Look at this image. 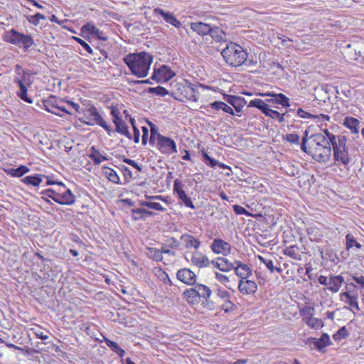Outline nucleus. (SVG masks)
<instances>
[{
	"label": "nucleus",
	"instance_id": "6ab92c4d",
	"mask_svg": "<svg viewBox=\"0 0 364 364\" xmlns=\"http://www.w3.org/2000/svg\"><path fill=\"white\" fill-rule=\"evenodd\" d=\"M309 342L310 345H314L316 349L321 351L324 348L331 344V339L327 333H323L318 339L311 338Z\"/></svg>",
	"mask_w": 364,
	"mask_h": 364
},
{
	"label": "nucleus",
	"instance_id": "79ce46f5",
	"mask_svg": "<svg viewBox=\"0 0 364 364\" xmlns=\"http://www.w3.org/2000/svg\"><path fill=\"white\" fill-rule=\"evenodd\" d=\"M146 255L150 259H152L156 262H161L163 259L161 251L156 248L149 247L147 249Z\"/></svg>",
	"mask_w": 364,
	"mask_h": 364
},
{
	"label": "nucleus",
	"instance_id": "ddd939ff",
	"mask_svg": "<svg viewBox=\"0 0 364 364\" xmlns=\"http://www.w3.org/2000/svg\"><path fill=\"white\" fill-rule=\"evenodd\" d=\"M223 100L231 105L237 112H240L242 107L246 105L247 101L244 97L223 93Z\"/></svg>",
	"mask_w": 364,
	"mask_h": 364
},
{
	"label": "nucleus",
	"instance_id": "2eb2a0df",
	"mask_svg": "<svg viewBox=\"0 0 364 364\" xmlns=\"http://www.w3.org/2000/svg\"><path fill=\"white\" fill-rule=\"evenodd\" d=\"M233 270L235 274L240 278V279H247L252 275V269L250 267L239 260H235V268Z\"/></svg>",
	"mask_w": 364,
	"mask_h": 364
},
{
	"label": "nucleus",
	"instance_id": "423d86ee",
	"mask_svg": "<svg viewBox=\"0 0 364 364\" xmlns=\"http://www.w3.org/2000/svg\"><path fill=\"white\" fill-rule=\"evenodd\" d=\"M84 114L86 119L89 120L85 121L82 119H80V121L82 123L90 126L97 124L104 128L109 135H111V132H112V130L111 129L110 126H109L107 124V122L103 119L102 117L98 112L95 107L92 106L87 109Z\"/></svg>",
	"mask_w": 364,
	"mask_h": 364
},
{
	"label": "nucleus",
	"instance_id": "0e129e2a",
	"mask_svg": "<svg viewBox=\"0 0 364 364\" xmlns=\"http://www.w3.org/2000/svg\"><path fill=\"white\" fill-rule=\"evenodd\" d=\"M233 211L236 215H250V213L242 206L240 205H234L233 207Z\"/></svg>",
	"mask_w": 364,
	"mask_h": 364
},
{
	"label": "nucleus",
	"instance_id": "5fc2aeb1",
	"mask_svg": "<svg viewBox=\"0 0 364 364\" xmlns=\"http://www.w3.org/2000/svg\"><path fill=\"white\" fill-rule=\"evenodd\" d=\"M164 244L171 249H177L180 246V242L173 237H168Z\"/></svg>",
	"mask_w": 364,
	"mask_h": 364
},
{
	"label": "nucleus",
	"instance_id": "13d9d810",
	"mask_svg": "<svg viewBox=\"0 0 364 364\" xmlns=\"http://www.w3.org/2000/svg\"><path fill=\"white\" fill-rule=\"evenodd\" d=\"M321 134H324L326 139H327V141H329L331 144L336 142L338 138V135L331 133L327 129H323Z\"/></svg>",
	"mask_w": 364,
	"mask_h": 364
},
{
	"label": "nucleus",
	"instance_id": "49530a36",
	"mask_svg": "<svg viewBox=\"0 0 364 364\" xmlns=\"http://www.w3.org/2000/svg\"><path fill=\"white\" fill-rule=\"evenodd\" d=\"M349 336V333L346 326L340 328L336 333L333 335V338L335 341H340L343 338H346Z\"/></svg>",
	"mask_w": 364,
	"mask_h": 364
},
{
	"label": "nucleus",
	"instance_id": "412c9836",
	"mask_svg": "<svg viewBox=\"0 0 364 364\" xmlns=\"http://www.w3.org/2000/svg\"><path fill=\"white\" fill-rule=\"evenodd\" d=\"M42 104L43 105V108L48 111V112H50L52 114H54L55 115L60 116L61 117H63V114L61 113H59L55 111L59 102H58V100L55 96L51 95L49 99L48 100H43L42 101Z\"/></svg>",
	"mask_w": 364,
	"mask_h": 364
},
{
	"label": "nucleus",
	"instance_id": "20e7f679",
	"mask_svg": "<svg viewBox=\"0 0 364 364\" xmlns=\"http://www.w3.org/2000/svg\"><path fill=\"white\" fill-rule=\"evenodd\" d=\"M332 153L334 165L337 166H343L344 167L348 166L351 159L347 146V136L345 134H338L337 141L331 144Z\"/></svg>",
	"mask_w": 364,
	"mask_h": 364
},
{
	"label": "nucleus",
	"instance_id": "dca6fc26",
	"mask_svg": "<svg viewBox=\"0 0 364 364\" xmlns=\"http://www.w3.org/2000/svg\"><path fill=\"white\" fill-rule=\"evenodd\" d=\"M153 12L155 14L161 15L166 23L173 26L175 28H178L181 26V23L176 18L174 15H173V14L165 11L159 7L155 8Z\"/></svg>",
	"mask_w": 364,
	"mask_h": 364
},
{
	"label": "nucleus",
	"instance_id": "4c0bfd02",
	"mask_svg": "<svg viewBox=\"0 0 364 364\" xmlns=\"http://www.w3.org/2000/svg\"><path fill=\"white\" fill-rule=\"evenodd\" d=\"M113 123L115 125V131L119 134H122L127 136L128 139H132V135L129 132V127L126 124V123L122 120V119H120V122H113Z\"/></svg>",
	"mask_w": 364,
	"mask_h": 364
},
{
	"label": "nucleus",
	"instance_id": "393cba45",
	"mask_svg": "<svg viewBox=\"0 0 364 364\" xmlns=\"http://www.w3.org/2000/svg\"><path fill=\"white\" fill-rule=\"evenodd\" d=\"M250 107H256L259 109L264 114L269 117L272 109L269 105L260 99H254L251 100L248 105Z\"/></svg>",
	"mask_w": 364,
	"mask_h": 364
},
{
	"label": "nucleus",
	"instance_id": "6e6552de",
	"mask_svg": "<svg viewBox=\"0 0 364 364\" xmlns=\"http://www.w3.org/2000/svg\"><path fill=\"white\" fill-rule=\"evenodd\" d=\"M175 75V73L168 66L163 65L159 68H154L151 80L158 83L166 82Z\"/></svg>",
	"mask_w": 364,
	"mask_h": 364
},
{
	"label": "nucleus",
	"instance_id": "69168bd1",
	"mask_svg": "<svg viewBox=\"0 0 364 364\" xmlns=\"http://www.w3.org/2000/svg\"><path fill=\"white\" fill-rule=\"evenodd\" d=\"M223 310L225 312L232 311L235 308V304L228 299V300H225L224 303L221 306Z\"/></svg>",
	"mask_w": 364,
	"mask_h": 364
},
{
	"label": "nucleus",
	"instance_id": "f8f14e48",
	"mask_svg": "<svg viewBox=\"0 0 364 364\" xmlns=\"http://www.w3.org/2000/svg\"><path fill=\"white\" fill-rule=\"evenodd\" d=\"M65 191L62 193L58 192L54 198V201L60 205H70L75 203V196L69 188H64ZM60 191V190H59Z\"/></svg>",
	"mask_w": 364,
	"mask_h": 364
},
{
	"label": "nucleus",
	"instance_id": "4468645a",
	"mask_svg": "<svg viewBox=\"0 0 364 364\" xmlns=\"http://www.w3.org/2000/svg\"><path fill=\"white\" fill-rule=\"evenodd\" d=\"M238 290L243 294H253L257 290V285L252 280L247 279H240L238 284Z\"/></svg>",
	"mask_w": 364,
	"mask_h": 364
},
{
	"label": "nucleus",
	"instance_id": "4d7b16f0",
	"mask_svg": "<svg viewBox=\"0 0 364 364\" xmlns=\"http://www.w3.org/2000/svg\"><path fill=\"white\" fill-rule=\"evenodd\" d=\"M159 278L164 282V284H168L170 286H173V291H176L178 289L176 288V285H173L172 281L171 280V279L169 278L168 274L165 272H162L159 275Z\"/></svg>",
	"mask_w": 364,
	"mask_h": 364
},
{
	"label": "nucleus",
	"instance_id": "37998d69",
	"mask_svg": "<svg viewBox=\"0 0 364 364\" xmlns=\"http://www.w3.org/2000/svg\"><path fill=\"white\" fill-rule=\"evenodd\" d=\"M298 247L295 245H291L288 247H287L284 250V254L287 256H289L294 259H301V255L299 254Z\"/></svg>",
	"mask_w": 364,
	"mask_h": 364
},
{
	"label": "nucleus",
	"instance_id": "58836bf2",
	"mask_svg": "<svg viewBox=\"0 0 364 364\" xmlns=\"http://www.w3.org/2000/svg\"><path fill=\"white\" fill-rule=\"evenodd\" d=\"M82 30L88 31L90 33L95 35L99 39L102 41H107V38L102 36V31H101L98 28H97L95 25L87 23L82 27Z\"/></svg>",
	"mask_w": 364,
	"mask_h": 364
},
{
	"label": "nucleus",
	"instance_id": "c756f323",
	"mask_svg": "<svg viewBox=\"0 0 364 364\" xmlns=\"http://www.w3.org/2000/svg\"><path fill=\"white\" fill-rule=\"evenodd\" d=\"M4 171L9 176L19 178L28 173L30 171V168L26 166L21 165L16 168H4Z\"/></svg>",
	"mask_w": 364,
	"mask_h": 364
},
{
	"label": "nucleus",
	"instance_id": "9d476101",
	"mask_svg": "<svg viewBox=\"0 0 364 364\" xmlns=\"http://www.w3.org/2000/svg\"><path fill=\"white\" fill-rule=\"evenodd\" d=\"M210 249L215 254L227 256L230 254L232 247L230 244L225 240L215 238L210 245Z\"/></svg>",
	"mask_w": 364,
	"mask_h": 364
},
{
	"label": "nucleus",
	"instance_id": "ea45409f",
	"mask_svg": "<svg viewBox=\"0 0 364 364\" xmlns=\"http://www.w3.org/2000/svg\"><path fill=\"white\" fill-rule=\"evenodd\" d=\"M306 232L311 241H318L322 237L320 229L316 227H310L307 228Z\"/></svg>",
	"mask_w": 364,
	"mask_h": 364
},
{
	"label": "nucleus",
	"instance_id": "a211bd4d",
	"mask_svg": "<svg viewBox=\"0 0 364 364\" xmlns=\"http://www.w3.org/2000/svg\"><path fill=\"white\" fill-rule=\"evenodd\" d=\"M26 72L23 71V75L22 79L16 78L14 80L15 82L18 85L19 87V90L17 92V96L22 100L23 101L31 104L33 100L31 98L28 97L27 95L28 89L24 83L25 81V75Z\"/></svg>",
	"mask_w": 364,
	"mask_h": 364
},
{
	"label": "nucleus",
	"instance_id": "f704fd0d",
	"mask_svg": "<svg viewBox=\"0 0 364 364\" xmlns=\"http://www.w3.org/2000/svg\"><path fill=\"white\" fill-rule=\"evenodd\" d=\"M359 124V120L353 117H346L343 122V125L350 129L353 134L358 133Z\"/></svg>",
	"mask_w": 364,
	"mask_h": 364
},
{
	"label": "nucleus",
	"instance_id": "3c124183",
	"mask_svg": "<svg viewBox=\"0 0 364 364\" xmlns=\"http://www.w3.org/2000/svg\"><path fill=\"white\" fill-rule=\"evenodd\" d=\"M149 124L151 127L149 144L154 145L155 144V139H156V140L158 141V134H161L158 132L156 127L153 123L149 122Z\"/></svg>",
	"mask_w": 364,
	"mask_h": 364
},
{
	"label": "nucleus",
	"instance_id": "cd10ccee",
	"mask_svg": "<svg viewBox=\"0 0 364 364\" xmlns=\"http://www.w3.org/2000/svg\"><path fill=\"white\" fill-rule=\"evenodd\" d=\"M181 240L183 242L186 248L193 247L198 250L200 245V241L189 234H183L181 236Z\"/></svg>",
	"mask_w": 364,
	"mask_h": 364
},
{
	"label": "nucleus",
	"instance_id": "680f3d73",
	"mask_svg": "<svg viewBox=\"0 0 364 364\" xmlns=\"http://www.w3.org/2000/svg\"><path fill=\"white\" fill-rule=\"evenodd\" d=\"M110 109H111V115L113 117L112 121L113 122H116V121L120 122V119H122V117L120 116L119 109L117 107L112 106V105L110 107Z\"/></svg>",
	"mask_w": 364,
	"mask_h": 364
},
{
	"label": "nucleus",
	"instance_id": "72a5a7b5",
	"mask_svg": "<svg viewBox=\"0 0 364 364\" xmlns=\"http://www.w3.org/2000/svg\"><path fill=\"white\" fill-rule=\"evenodd\" d=\"M183 294L188 304H197L200 303V299L195 287L193 288L186 289Z\"/></svg>",
	"mask_w": 364,
	"mask_h": 364
},
{
	"label": "nucleus",
	"instance_id": "39448f33",
	"mask_svg": "<svg viewBox=\"0 0 364 364\" xmlns=\"http://www.w3.org/2000/svg\"><path fill=\"white\" fill-rule=\"evenodd\" d=\"M4 40L11 44L23 48L24 50H28L34 44V40L31 35L20 33L14 28L5 33Z\"/></svg>",
	"mask_w": 364,
	"mask_h": 364
},
{
	"label": "nucleus",
	"instance_id": "338daca9",
	"mask_svg": "<svg viewBox=\"0 0 364 364\" xmlns=\"http://www.w3.org/2000/svg\"><path fill=\"white\" fill-rule=\"evenodd\" d=\"M285 114H280L279 112L272 109L269 117L272 119H277L279 123H282L284 121Z\"/></svg>",
	"mask_w": 364,
	"mask_h": 364
},
{
	"label": "nucleus",
	"instance_id": "7ed1b4c3",
	"mask_svg": "<svg viewBox=\"0 0 364 364\" xmlns=\"http://www.w3.org/2000/svg\"><path fill=\"white\" fill-rule=\"evenodd\" d=\"M311 138V143H308L304 152L319 163L328 161L331 156V144L327 141L323 134H314Z\"/></svg>",
	"mask_w": 364,
	"mask_h": 364
},
{
	"label": "nucleus",
	"instance_id": "bf43d9fd",
	"mask_svg": "<svg viewBox=\"0 0 364 364\" xmlns=\"http://www.w3.org/2000/svg\"><path fill=\"white\" fill-rule=\"evenodd\" d=\"M258 259L267 267V268L270 271L271 273H273L274 272L272 260L266 259L262 256H258Z\"/></svg>",
	"mask_w": 364,
	"mask_h": 364
},
{
	"label": "nucleus",
	"instance_id": "4be33fe9",
	"mask_svg": "<svg viewBox=\"0 0 364 364\" xmlns=\"http://www.w3.org/2000/svg\"><path fill=\"white\" fill-rule=\"evenodd\" d=\"M197 291V294L199 299H203L205 302L208 304L210 301V298L212 294L211 289L206 285L202 284H193Z\"/></svg>",
	"mask_w": 364,
	"mask_h": 364
},
{
	"label": "nucleus",
	"instance_id": "1a4fd4ad",
	"mask_svg": "<svg viewBox=\"0 0 364 364\" xmlns=\"http://www.w3.org/2000/svg\"><path fill=\"white\" fill-rule=\"evenodd\" d=\"M173 193L176 194L178 198L183 205L193 210L196 209V206L192 202L190 197H188L185 191L183 190V184L179 179L176 178L173 181Z\"/></svg>",
	"mask_w": 364,
	"mask_h": 364
},
{
	"label": "nucleus",
	"instance_id": "c85d7f7f",
	"mask_svg": "<svg viewBox=\"0 0 364 364\" xmlns=\"http://www.w3.org/2000/svg\"><path fill=\"white\" fill-rule=\"evenodd\" d=\"M343 282L344 279L342 276H331L328 280V289L333 293L338 292Z\"/></svg>",
	"mask_w": 364,
	"mask_h": 364
},
{
	"label": "nucleus",
	"instance_id": "f257e3e1",
	"mask_svg": "<svg viewBox=\"0 0 364 364\" xmlns=\"http://www.w3.org/2000/svg\"><path fill=\"white\" fill-rule=\"evenodd\" d=\"M227 64L232 67H237L245 65L247 67L255 66L257 63V58L254 55H250L247 50L241 46L230 42L221 51Z\"/></svg>",
	"mask_w": 364,
	"mask_h": 364
},
{
	"label": "nucleus",
	"instance_id": "f3484780",
	"mask_svg": "<svg viewBox=\"0 0 364 364\" xmlns=\"http://www.w3.org/2000/svg\"><path fill=\"white\" fill-rule=\"evenodd\" d=\"M211 264L221 272H228L235 268V261L230 262L225 257H218L211 261Z\"/></svg>",
	"mask_w": 364,
	"mask_h": 364
},
{
	"label": "nucleus",
	"instance_id": "2f4dec72",
	"mask_svg": "<svg viewBox=\"0 0 364 364\" xmlns=\"http://www.w3.org/2000/svg\"><path fill=\"white\" fill-rule=\"evenodd\" d=\"M88 156L93 161L95 165H99L102 161L108 160V158L101 154L94 146H91Z\"/></svg>",
	"mask_w": 364,
	"mask_h": 364
},
{
	"label": "nucleus",
	"instance_id": "9b49d317",
	"mask_svg": "<svg viewBox=\"0 0 364 364\" xmlns=\"http://www.w3.org/2000/svg\"><path fill=\"white\" fill-rule=\"evenodd\" d=\"M176 278L187 285H193L196 282V274L188 268L178 270Z\"/></svg>",
	"mask_w": 364,
	"mask_h": 364
},
{
	"label": "nucleus",
	"instance_id": "7c9ffc66",
	"mask_svg": "<svg viewBox=\"0 0 364 364\" xmlns=\"http://www.w3.org/2000/svg\"><path fill=\"white\" fill-rule=\"evenodd\" d=\"M147 92L150 94H156L158 96L164 97L167 95H171L174 99L183 102V100L174 95L173 92H169L165 87L162 86H157L156 87H149Z\"/></svg>",
	"mask_w": 364,
	"mask_h": 364
},
{
	"label": "nucleus",
	"instance_id": "aec40b11",
	"mask_svg": "<svg viewBox=\"0 0 364 364\" xmlns=\"http://www.w3.org/2000/svg\"><path fill=\"white\" fill-rule=\"evenodd\" d=\"M341 301L348 304L350 307L345 306L344 309L351 310V308H354L356 311H360V308L358 303L357 295L350 294V291L342 292L340 294Z\"/></svg>",
	"mask_w": 364,
	"mask_h": 364
},
{
	"label": "nucleus",
	"instance_id": "c03bdc74",
	"mask_svg": "<svg viewBox=\"0 0 364 364\" xmlns=\"http://www.w3.org/2000/svg\"><path fill=\"white\" fill-rule=\"evenodd\" d=\"M314 308L311 306H304L299 309L300 315L303 317V320L306 321L311 318L314 314Z\"/></svg>",
	"mask_w": 364,
	"mask_h": 364
},
{
	"label": "nucleus",
	"instance_id": "bb28decb",
	"mask_svg": "<svg viewBox=\"0 0 364 364\" xmlns=\"http://www.w3.org/2000/svg\"><path fill=\"white\" fill-rule=\"evenodd\" d=\"M190 26L193 31L196 32L198 35L201 36L209 35V32L211 28V26L210 24L200 21L193 22L191 23Z\"/></svg>",
	"mask_w": 364,
	"mask_h": 364
},
{
	"label": "nucleus",
	"instance_id": "8fccbe9b",
	"mask_svg": "<svg viewBox=\"0 0 364 364\" xmlns=\"http://www.w3.org/2000/svg\"><path fill=\"white\" fill-rule=\"evenodd\" d=\"M311 135H309V131L306 129L304 132V136L301 138V149L302 151H306L308 143H311Z\"/></svg>",
	"mask_w": 364,
	"mask_h": 364
},
{
	"label": "nucleus",
	"instance_id": "774afa93",
	"mask_svg": "<svg viewBox=\"0 0 364 364\" xmlns=\"http://www.w3.org/2000/svg\"><path fill=\"white\" fill-rule=\"evenodd\" d=\"M122 161L124 163L132 166V167L136 168L137 171H141V167L134 160L126 158L125 156H123Z\"/></svg>",
	"mask_w": 364,
	"mask_h": 364
},
{
	"label": "nucleus",
	"instance_id": "09e8293b",
	"mask_svg": "<svg viewBox=\"0 0 364 364\" xmlns=\"http://www.w3.org/2000/svg\"><path fill=\"white\" fill-rule=\"evenodd\" d=\"M346 249L349 250L350 248L355 246L356 248H361V245L358 242L353 236L350 234H348L346 237Z\"/></svg>",
	"mask_w": 364,
	"mask_h": 364
},
{
	"label": "nucleus",
	"instance_id": "0eeeda50",
	"mask_svg": "<svg viewBox=\"0 0 364 364\" xmlns=\"http://www.w3.org/2000/svg\"><path fill=\"white\" fill-rule=\"evenodd\" d=\"M156 147L161 153L164 154L170 155L177 152V146L174 140L162 134H158Z\"/></svg>",
	"mask_w": 364,
	"mask_h": 364
},
{
	"label": "nucleus",
	"instance_id": "a19ab883",
	"mask_svg": "<svg viewBox=\"0 0 364 364\" xmlns=\"http://www.w3.org/2000/svg\"><path fill=\"white\" fill-rule=\"evenodd\" d=\"M105 343L107 346L110 348L113 352L117 353L120 358H123L124 356L125 351L121 348L116 342L106 339Z\"/></svg>",
	"mask_w": 364,
	"mask_h": 364
},
{
	"label": "nucleus",
	"instance_id": "b1692460",
	"mask_svg": "<svg viewBox=\"0 0 364 364\" xmlns=\"http://www.w3.org/2000/svg\"><path fill=\"white\" fill-rule=\"evenodd\" d=\"M43 178H48V176L36 173L23 178L21 181L27 186L36 187L41 184Z\"/></svg>",
	"mask_w": 364,
	"mask_h": 364
},
{
	"label": "nucleus",
	"instance_id": "c9c22d12",
	"mask_svg": "<svg viewBox=\"0 0 364 364\" xmlns=\"http://www.w3.org/2000/svg\"><path fill=\"white\" fill-rule=\"evenodd\" d=\"M102 173L109 181L116 184L120 183L119 177L114 169L104 166L102 168Z\"/></svg>",
	"mask_w": 364,
	"mask_h": 364
},
{
	"label": "nucleus",
	"instance_id": "a18cd8bd",
	"mask_svg": "<svg viewBox=\"0 0 364 364\" xmlns=\"http://www.w3.org/2000/svg\"><path fill=\"white\" fill-rule=\"evenodd\" d=\"M201 154L205 164L208 166L214 168L218 164H219V162L217 160L211 158L205 151L203 150Z\"/></svg>",
	"mask_w": 364,
	"mask_h": 364
},
{
	"label": "nucleus",
	"instance_id": "603ef678",
	"mask_svg": "<svg viewBox=\"0 0 364 364\" xmlns=\"http://www.w3.org/2000/svg\"><path fill=\"white\" fill-rule=\"evenodd\" d=\"M306 324L311 328H318L323 326L321 320L313 316L306 321Z\"/></svg>",
	"mask_w": 364,
	"mask_h": 364
},
{
	"label": "nucleus",
	"instance_id": "de8ad7c7",
	"mask_svg": "<svg viewBox=\"0 0 364 364\" xmlns=\"http://www.w3.org/2000/svg\"><path fill=\"white\" fill-rule=\"evenodd\" d=\"M46 18V16L41 13H36L35 15L26 16L27 21L34 26H38L39 24L40 19L45 20Z\"/></svg>",
	"mask_w": 364,
	"mask_h": 364
},
{
	"label": "nucleus",
	"instance_id": "e2e57ef3",
	"mask_svg": "<svg viewBox=\"0 0 364 364\" xmlns=\"http://www.w3.org/2000/svg\"><path fill=\"white\" fill-rule=\"evenodd\" d=\"M132 220L136 221L144 219V215L141 213V208H134L131 210Z\"/></svg>",
	"mask_w": 364,
	"mask_h": 364
},
{
	"label": "nucleus",
	"instance_id": "052dcab7",
	"mask_svg": "<svg viewBox=\"0 0 364 364\" xmlns=\"http://www.w3.org/2000/svg\"><path fill=\"white\" fill-rule=\"evenodd\" d=\"M75 41L77 42L87 53L92 54L93 53V50L92 48L90 46V45L86 43L84 40L81 39L78 37H73Z\"/></svg>",
	"mask_w": 364,
	"mask_h": 364
},
{
	"label": "nucleus",
	"instance_id": "473e14b6",
	"mask_svg": "<svg viewBox=\"0 0 364 364\" xmlns=\"http://www.w3.org/2000/svg\"><path fill=\"white\" fill-rule=\"evenodd\" d=\"M209 36L215 42H223L226 41V35L225 32L218 26H211Z\"/></svg>",
	"mask_w": 364,
	"mask_h": 364
},
{
	"label": "nucleus",
	"instance_id": "e433bc0d",
	"mask_svg": "<svg viewBox=\"0 0 364 364\" xmlns=\"http://www.w3.org/2000/svg\"><path fill=\"white\" fill-rule=\"evenodd\" d=\"M209 106L210 107L215 110L222 109L225 113H228L231 115H234L235 114L232 108L222 101H215L213 102L210 103Z\"/></svg>",
	"mask_w": 364,
	"mask_h": 364
},
{
	"label": "nucleus",
	"instance_id": "864d4df0",
	"mask_svg": "<svg viewBox=\"0 0 364 364\" xmlns=\"http://www.w3.org/2000/svg\"><path fill=\"white\" fill-rule=\"evenodd\" d=\"M284 139L290 144H299V136L297 134H287L284 136Z\"/></svg>",
	"mask_w": 364,
	"mask_h": 364
},
{
	"label": "nucleus",
	"instance_id": "6e6d98bb",
	"mask_svg": "<svg viewBox=\"0 0 364 364\" xmlns=\"http://www.w3.org/2000/svg\"><path fill=\"white\" fill-rule=\"evenodd\" d=\"M217 299H220L223 301L228 300L230 299V294L223 288H218L215 291Z\"/></svg>",
	"mask_w": 364,
	"mask_h": 364
},
{
	"label": "nucleus",
	"instance_id": "a878e982",
	"mask_svg": "<svg viewBox=\"0 0 364 364\" xmlns=\"http://www.w3.org/2000/svg\"><path fill=\"white\" fill-rule=\"evenodd\" d=\"M191 262L194 265L200 268L207 267L211 263L207 256L199 252H196L193 254Z\"/></svg>",
	"mask_w": 364,
	"mask_h": 364
},
{
	"label": "nucleus",
	"instance_id": "f03ea898",
	"mask_svg": "<svg viewBox=\"0 0 364 364\" xmlns=\"http://www.w3.org/2000/svg\"><path fill=\"white\" fill-rule=\"evenodd\" d=\"M123 61L132 75L139 78H143L148 75L153 62V56L146 52L129 53L124 57Z\"/></svg>",
	"mask_w": 364,
	"mask_h": 364
},
{
	"label": "nucleus",
	"instance_id": "5701e85b",
	"mask_svg": "<svg viewBox=\"0 0 364 364\" xmlns=\"http://www.w3.org/2000/svg\"><path fill=\"white\" fill-rule=\"evenodd\" d=\"M259 96H269L274 97V101L276 104L280 105L284 107H289L290 106L289 99L282 93H273V92H266V93H259Z\"/></svg>",
	"mask_w": 364,
	"mask_h": 364
}]
</instances>
